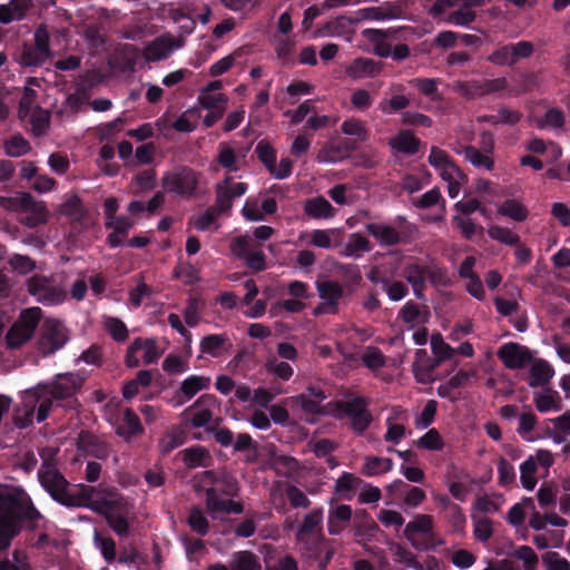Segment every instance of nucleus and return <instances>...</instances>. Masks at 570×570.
<instances>
[{"label":"nucleus","instance_id":"f257e3e1","mask_svg":"<svg viewBox=\"0 0 570 570\" xmlns=\"http://www.w3.org/2000/svg\"><path fill=\"white\" fill-rule=\"evenodd\" d=\"M81 383L80 376L69 373L59 375L51 386H40L24 391L21 404L14 411V425L19 429L31 425L35 411H37V421H45L48 417L52 402L72 395L81 386Z\"/></svg>","mask_w":570,"mask_h":570},{"label":"nucleus","instance_id":"8fccbe9b","mask_svg":"<svg viewBox=\"0 0 570 570\" xmlns=\"http://www.w3.org/2000/svg\"><path fill=\"white\" fill-rule=\"evenodd\" d=\"M473 535L480 542L488 541L493 534V522L487 517L472 515Z\"/></svg>","mask_w":570,"mask_h":570},{"label":"nucleus","instance_id":"6e6d98bb","mask_svg":"<svg viewBox=\"0 0 570 570\" xmlns=\"http://www.w3.org/2000/svg\"><path fill=\"white\" fill-rule=\"evenodd\" d=\"M538 468L533 463L532 459H527L521 465H520V482L522 487L528 490L532 491L537 483V473Z\"/></svg>","mask_w":570,"mask_h":570},{"label":"nucleus","instance_id":"c85d7f7f","mask_svg":"<svg viewBox=\"0 0 570 570\" xmlns=\"http://www.w3.org/2000/svg\"><path fill=\"white\" fill-rule=\"evenodd\" d=\"M366 230L384 246H392L401 240L400 233L394 227L386 224L372 223L366 225Z\"/></svg>","mask_w":570,"mask_h":570},{"label":"nucleus","instance_id":"2f4dec72","mask_svg":"<svg viewBox=\"0 0 570 570\" xmlns=\"http://www.w3.org/2000/svg\"><path fill=\"white\" fill-rule=\"evenodd\" d=\"M391 90L395 92V95L390 99H383L379 104V108L383 114L399 111L409 107L410 105V99L402 94L404 90L402 85L393 83L391 86Z\"/></svg>","mask_w":570,"mask_h":570},{"label":"nucleus","instance_id":"3c124183","mask_svg":"<svg viewBox=\"0 0 570 570\" xmlns=\"http://www.w3.org/2000/svg\"><path fill=\"white\" fill-rule=\"evenodd\" d=\"M453 90L465 98H476L483 96L481 80H459L453 83Z\"/></svg>","mask_w":570,"mask_h":570},{"label":"nucleus","instance_id":"5701e85b","mask_svg":"<svg viewBox=\"0 0 570 570\" xmlns=\"http://www.w3.org/2000/svg\"><path fill=\"white\" fill-rule=\"evenodd\" d=\"M490 145L485 147L483 151H480L478 148L473 146H461L454 147L453 150L460 155H463L465 160H468L472 166L476 168H484L491 171L494 167V161L490 157L492 151V139L489 137Z\"/></svg>","mask_w":570,"mask_h":570},{"label":"nucleus","instance_id":"6e6552de","mask_svg":"<svg viewBox=\"0 0 570 570\" xmlns=\"http://www.w3.org/2000/svg\"><path fill=\"white\" fill-rule=\"evenodd\" d=\"M40 317L41 311L38 307L22 312L6 336L8 346L11 348L19 347L30 340Z\"/></svg>","mask_w":570,"mask_h":570},{"label":"nucleus","instance_id":"b1692460","mask_svg":"<svg viewBox=\"0 0 570 570\" xmlns=\"http://www.w3.org/2000/svg\"><path fill=\"white\" fill-rule=\"evenodd\" d=\"M382 71V63L368 58H356L345 69L352 80H360L377 76Z\"/></svg>","mask_w":570,"mask_h":570},{"label":"nucleus","instance_id":"f03ea898","mask_svg":"<svg viewBox=\"0 0 570 570\" xmlns=\"http://www.w3.org/2000/svg\"><path fill=\"white\" fill-rule=\"evenodd\" d=\"M39 518L40 513L31 505L26 493L17 490L0 492V552L20 532L21 519L35 522Z\"/></svg>","mask_w":570,"mask_h":570},{"label":"nucleus","instance_id":"09e8293b","mask_svg":"<svg viewBox=\"0 0 570 570\" xmlns=\"http://www.w3.org/2000/svg\"><path fill=\"white\" fill-rule=\"evenodd\" d=\"M183 461L188 468L206 465L209 453L202 446H193L181 452Z\"/></svg>","mask_w":570,"mask_h":570},{"label":"nucleus","instance_id":"69168bd1","mask_svg":"<svg viewBox=\"0 0 570 570\" xmlns=\"http://www.w3.org/2000/svg\"><path fill=\"white\" fill-rule=\"evenodd\" d=\"M266 370L281 380L287 381L292 377L294 370L286 363L278 361L276 357H271L265 364Z\"/></svg>","mask_w":570,"mask_h":570},{"label":"nucleus","instance_id":"680f3d73","mask_svg":"<svg viewBox=\"0 0 570 570\" xmlns=\"http://www.w3.org/2000/svg\"><path fill=\"white\" fill-rule=\"evenodd\" d=\"M212 487L219 488V494L227 498H234L238 494L239 488L235 478L227 473H222Z\"/></svg>","mask_w":570,"mask_h":570},{"label":"nucleus","instance_id":"4d7b16f0","mask_svg":"<svg viewBox=\"0 0 570 570\" xmlns=\"http://www.w3.org/2000/svg\"><path fill=\"white\" fill-rule=\"evenodd\" d=\"M512 556L522 562L524 570H535L539 564V558L534 550L529 546H520L512 552Z\"/></svg>","mask_w":570,"mask_h":570},{"label":"nucleus","instance_id":"a878e982","mask_svg":"<svg viewBox=\"0 0 570 570\" xmlns=\"http://www.w3.org/2000/svg\"><path fill=\"white\" fill-rule=\"evenodd\" d=\"M352 519V509L347 504L332 507L328 511L327 527L330 534H340Z\"/></svg>","mask_w":570,"mask_h":570},{"label":"nucleus","instance_id":"4be33fe9","mask_svg":"<svg viewBox=\"0 0 570 570\" xmlns=\"http://www.w3.org/2000/svg\"><path fill=\"white\" fill-rule=\"evenodd\" d=\"M440 363L429 355L425 350H417L413 362V373L419 383L428 384L434 381V371Z\"/></svg>","mask_w":570,"mask_h":570},{"label":"nucleus","instance_id":"c756f323","mask_svg":"<svg viewBox=\"0 0 570 570\" xmlns=\"http://www.w3.org/2000/svg\"><path fill=\"white\" fill-rule=\"evenodd\" d=\"M389 146L396 153L415 154L420 148V140L410 131L402 130L389 140Z\"/></svg>","mask_w":570,"mask_h":570},{"label":"nucleus","instance_id":"864d4df0","mask_svg":"<svg viewBox=\"0 0 570 570\" xmlns=\"http://www.w3.org/2000/svg\"><path fill=\"white\" fill-rule=\"evenodd\" d=\"M209 383V377L191 375L181 382L180 390L187 397H193L199 391L207 389Z\"/></svg>","mask_w":570,"mask_h":570},{"label":"nucleus","instance_id":"f3484780","mask_svg":"<svg viewBox=\"0 0 570 570\" xmlns=\"http://www.w3.org/2000/svg\"><path fill=\"white\" fill-rule=\"evenodd\" d=\"M498 356L510 370L523 368L532 360L531 351L518 343H505L498 350Z\"/></svg>","mask_w":570,"mask_h":570},{"label":"nucleus","instance_id":"412c9836","mask_svg":"<svg viewBox=\"0 0 570 570\" xmlns=\"http://www.w3.org/2000/svg\"><path fill=\"white\" fill-rule=\"evenodd\" d=\"M402 17V9L396 4H382L379 7H367L360 9L353 17L355 23H360L365 20L371 21H386L394 20Z\"/></svg>","mask_w":570,"mask_h":570},{"label":"nucleus","instance_id":"dca6fc26","mask_svg":"<svg viewBox=\"0 0 570 570\" xmlns=\"http://www.w3.org/2000/svg\"><path fill=\"white\" fill-rule=\"evenodd\" d=\"M218 487H210L206 490V508L213 519H219L225 514H239L244 511L240 502L232 499H223Z\"/></svg>","mask_w":570,"mask_h":570},{"label":"nucleus","instance_id":"39448f33","mask_svg":"<svg viewBox=\"0 0 570 570\" xmlns=\"http://www.w3.org/2000/svg\"><path fill=\"white\" fill-rule=\"evenodd\" d=\"M328 412L340 419L350 417L353 430L358 433L365 431L372 421L371 414L366 411V403L362 397L328 403Z\"/></svg>","mask_w":570,"mask_h":570},{"label":"nucleus","instance_id":"bb28decb","mask_svg":"<svg viewBox=\"0 0 570 570\" xmlns=\"http://www.w3.org/2000/svg\"><path fill=\"white\" fill-rule=\"evenodd\" d=\"M528 365H530L529 385L532 387L547 384L554 375L553 367L542 358H532Z\"/></svg>","mask_w":570,"mask_h":570},{"label":"nucleus","instance_id":"052dcab7","mask_svg":"<svg viewBox=\"0 0 570 570\" xmlns=\"http://www.w3.org/2000/svg\"><path fill=\"white\" fill-rule=\"evenodd\" d=\"M22 120L31 125L36 135H41L49 126L50 115L47 110L39 107L31 111L27 119Z\"/></svg>","mask_w":570,"mask_h":570},{"label":"nucleus","instance_id":"4468645a","mask_svg":"<svg viewBox=\"0 0 570 570\" xmlns=\"http://www.w3.org/2000/svg\"><path fill=\"white\" fill-rule=\"evenodd\" d=\"M184 46V36L174 37L163 35L144 48V57L147 61H159L168 58L175 50Z\"/></svg>","mask_w":570,"mask_h":570},{"label":"nucleus","instance_id":"a19ab883","mask_svg":"<svg viewBox=\"0 0 570 570\" xmlns=\"http://www.w3.org/2000/svg\"><path fill=\"white\" fill-rule=\"evenodd\" d=\"M393 469V461L389 458L367 456L365 458L362 473L367 476H375Z\"/></svg>","mask_w":570,"mask_h":570},{"label":"nucleus","instance_id":"f8f14e48","mask_svg":"<svg viewBox=\"0 0 570 570\" xmlns=\"http://www.w3.org/2000/svg\"><path fill=\"white\" fill-rule=\"evenodd\" d=\"M198 184L197 175L189 168H178L163 178V187L168 193L190 196Z\"/></svg>","mask_w":570,"mask_h":570},{"label":"nucleus","instance_id":"a18cd8bd","mask_svg":"<svg viewBox=\"0 0 570 570\" xmlns=\"http://www.w3.org/2000/svg\"><path fill=\"white\" fill-rule=\"evenodd\" d=\"M488 235L491 239L508 246L518 245L520 242V237L517 233L500 225H490L488 228Z\"/></svg>","mask_w":570,"mask_h":570},{"label":"nucleus","instance_id":"bf43d9fd","mask_svg":"<svg viewBox=\"0 0 570 570\" xmlns=\"http://www.w3.org/2000/svg\"><path fill=\"white\" fill-rule=\"evenodd\" d=\"M400 316L403 322L415 325L428 322L429 314L420 311L417 305L413 303H406L400 312Z\"/></svg>","mask_w":570,"mask_h":570},{"label":"nucleus","instance_id":"20e7f679","mask_svg":"<svg viewBox=\"0 0 570 570\" xmlns=\"http://www.w3.org/2000/svg\"><path fill=\"white\" fill-rule=\"evenodd\" d=\"M0 205L24 214L22 223L28 227L45 224L48 219L46 204L36 200L29 193H18L13 198L0 197Z\"/></svg>","mask_w":570,"mask_h":570},{"label":"nucleus","instance_id":"774afa93","mask_svg":"<svg viewBox=\"0 0 570 570\" xmlns=\"http://www.w3.org/2000/svg\"><path fill=\"white\" fill-rule=\"evenodd\" d=\"M542 562L547 570H570V562L558 552H546L542 556Z\"/></svg>","mask_w":570,"mask_h":570},{"label":"nucleus","instance_id":"603ef678","mask_svg":"<svg viewBox=\"0 0 570 570\" xmlns=\"http://www.w3.org/2000/svg\"><path fill=\"white\" fill-rule=\"evenodd\" d=\"M534 403L540 412L559 411L560 402L558 394L552 391H542L534 395Z\"/></svg>","mask_w":570,"mask_h":570},{"label":"nucleus","instance_id":"cd10ccee","mask_svg":"<svg viewBox=\"0 0 570 570\" xmlns=\"http://www.w3.org/2000/svg\"><path fill=\"white\" fill-rule=\"evenodd\" d=\"M428 163L438 173L439 177L459 167L449 153L438 146L430 148Z\"/></svg>","mask_w":570,"mask_h":570},{"label":"nucleus","instance_id":"1a4fd4ad","mask_svg":"<svg viewBox=\"0 0 570 570\" xmlns=\"http://www.w3.org/2000/svg\"><path fill=\"white\" fill-rule=\"evenodd\" d=\"M28 292L37 298L38 302L46 305L62 303L67 293L62 286L53 279L43 276H32L28 279Z\"/></svg>","mask_w":570,"mask_h":570},{"label":"nucleus","instance_id":"0eeeda50","mask_svg":"<svg viewBox=\"0 0 570 570\" xmlns=\"http://www.w3.org/2000/svg\"><path fill=\"white\" fill-rule=\"evenodd\" d=\"M218 409L217 400L213 395L200 396L193 405L185 410L184 416L193 428H204L213 423L219 424L220 420L216 417Z\"/></svg>","mask_w":570,"mask_h":570},{"label":"nucleus","instance_id":"7ed1b4c3","mask_svg":"<svg viewBox=\"0 0 570 570\" xmlns=\"http://www.w3.org/2000/svg\"><path fill=\"white\" fill-rule=\"evenodd\" d=\"M79 492L81 493L80 505L89 507L105 514L108 524L117 534H127L129 507L121 497L114 491L99 490L94 487H81Z\"/></svg>","mask_w":570,"mask_h":570},{"label":"nucleus","instance_id":"5fc2aeb1","mask_svg":"<svg viewBox=\"0 0 570 570\" xmlns=\"http://www.w3.org/2000/svg\"><path fill=\"white\" fill-rule=\"evenodd\" d=\"M431 348H432L434 358L440 364L445 360H450L455 352L446 342H444L443 337L440 334L432 335Z\"/></svg>","mask_w":570,"mask_h":570},{"label":"nucleus","instance_id":"ddd939ff","mask_svg":"<svg viewBox=\"0 0 570 570\" xmlns=\"http://www.w3.org/2000/svg\"><path fill=\"white\" fill-rule=\"evenodd\" d=\"M35 46L26 47L20 55L19 62L26 67L39 66L50 58L49 35L45 28L35 33Z\"/></svg>","mask_w":570,"mask_h":570},{"label":"nucleus","instance_id":"6ab92c4d","mask_svg":"<svg viewBox=\"0 0 570 570\" xmlns=\"http://www.w3.org/2000/svg\"><path fill=\"white\" fill-rule=\"evenodd\" d=\"M355 24L352 18L345 16L336 17L325 22L315 32L316 37H330V38H343L346 41H352L354 36V29L352 26Z\"/></svg>","mask_w":570,"mask_h":570},{"label":"nucleus","instance_id":"9b49d317","mask_svg":"<svg viewBox=\"0 0 570 570\" xmlns=\"http://www.w3.org/2000/svg\"><path fill=\"white\" fill-rule=\"evenodd\" d=\"M325 400V393L315 386H308L306 393L289 399L292 403L301 407L305 420L308 422H314L318 416L325 413L322 405ZM326 412L330 413L328 409Z\"/></svg>","mask_w":570,"mask_h":570},{"label":"nucleus","instance_id":"e2e57ef3","mask_svg":"<svg viewBox=\"0 0 570 570\" xmlns=\"http://www.w3.org/2000/svg\"><path fill=\"white\" fill-rule=\"evenodd\" d=\"M104 326L116 341H125L128 337L127 326L121 320L117 317L105 316Z\"/></svg>","mask_w":570,"mask_h":570},{"label":"nucleus","instance_id":"e433bc0d","mask_svg":"<svg viewBox=\"0 0 570 570\" xmlns=\"http://www.w3.org/2000/svg\"><path fill=\"white\" fill-rule=\"evenodd\" d=\"M59 213L72 222H80L86 215V209L77 195H67L59 207Z\"/></svg>","mask_w":570,"mask_h":570},{"label":"nucleus","instance_id":"79ce46f5","mask_svg":"<svg viewBox=\"0 0 570 570\" xmlns=\"http://www.w3.org/2000/svg\"><path fill=\"white\" fill-rule=\"evenodd\" d=\"M371 250V244L366 237L358 233H354L344 244L342 254L344 256H360L362 253Z\"/></svg>","mask_w":570,"mask_h":570},{"label":"nucleus","instance_id":"58836bf2","mask_svg":"<svg viewBox=\"0 0 570 570\" xmlns=\"http://www.w3.org/2000/svg\"><path fill=\"white\" fill-rule=\"evenodd\" d=\"M323 521V510L315 509L307 513L297 531V539L306 541L307 538L316 532Z\"/></svg>","mask_w":570,"mask_h":570},{"label":"nucleus","instance_id":"393cba45","mask_svg":"<svg viewBox=\"0 0 570 570\" xmlns=\"http://www.w3.org/2000/svg\"><path fill=\"white\" fill-rule=\"evenodd\" d=\"M433 529V518L429 514H419L414 520L410 521L404 529V537L412 546L420 548V538L428 535Z\"/></svg>","mask_w":570,"mask_h":570},{"label":"nucleus","instance_id":"72a5a7b5","mask_svg":"<svg viewBox=\"0 0 570 570\" xmlns=\"http://www.w3.org/2000/svg\"><path fill=\"white\" fill-rule=\"evenodd\" d=\"M304 212L314 219L330 218L334 215L333 206L323 197L307 199L304 204Z\"/></svg>","mask_w":570,"mask_h":570},{"label":"nucleus","instance_id":"473e14b6","mask_svg":"<svg viewBox=\"0 0 570 570\" xmlns=\"http://www.w3.org/2000/svg\"><path fill=\"white\" fill-rule=\"evenodd\" d=\"M29 8L30 0H11L8 4L0 6V22L20 20Z\"/></svg>","mask_w":570,"mask_h":570},{"label":"nucleus","instance_id":"de8ad7c7","mask_svg":"<svg viewBox=\"0 0 570 570\" xmlns=\"http://www.w3.org/2000/svg\"><path fill=\"white\" fill-rule=\"evenodd\" d=\"M527 509L534 510L532 498H523L520 502L515 503L508 512V522L513 527L521 525L525 519Z\"/></svg>","mask_w":570,"mask_h":570},{"label":"nucleus","instance_id":"2eb2a0df","mask_svg":"<svg viewBox=\"0 0 570 570\" xmlns=\"http://www.w3.org/2000/svg\"><path fill=\"white\" fill-rule=\"evenodd\" d=\"M138 352H141V357L146 364L157 362L161 355L156 340L135 338L129 345L126 354V364L128 367H137L139 365L140 360L137 355Z\"/></svg>","mask_w":570,"mask_h":570},{"label":"nucleus","instance_id":"13d9d810","mask_svg":"<svg viewBox=\"0 0 570 570\" xmlns=\"http://www.w3.org/2000/svg\"><path fill=\"white\" fill-rule=\"evenodd\" d=\"M232 570H261V566L252 552L240 551L233 556Z\"/></svg>","mask_w":570,"mask_h":570},{"label":"nucleus","instance_id":"49530a36","mask_svg":"<svg viewBox=\"0 0 570 570\" xmlns=\"http://www.w3.org/2000/svg\"><path fill=\"white\" fill-rule=\"evenodd\" d=\"M342 132L346 136L355 137L358 141H366L370 134L365 124L357 118H348L341 126Z\"/></svg>","mask_w":570,"mask_h":570},{"label":"nucleus","instance_id":"423d86ee","mask_svg":"<svg viewBox=\"0 0 570 570\" xmlns=\"http://www.w3.org/2000/svg\"><path fill=\"white\" fill-rule=\"evenodd\" d=\"M55 455V450L52 448H47L41 451V458L43 459V464L39 470V481L42 487L51 493L53 498L62 501V495L67 490V481L63 475L58 471V469L51 462H48V459H51Z\"/></svg>","mask_w":570,"mask_h":570},{"label":"nucleus","instance_id":"aec40b11","mask_svg":"<svg viewBox=\"0 0 570 570\" xmlns=\"http://www.w3.org/2000/svg\"><path fill=\"white\" fill-rule=\"evenodd\" d=\"M223 87L220 80H214L203 88L198 95L197 101L205 109L219 111V115L226 109L228 98L226 95L218 92Z\"/></svg>","mask_w":570,"mask_h":570},{"label":"nucleus","instance_id":"a211bd4d","mask_svg":"<svg viewBox=\"0 0 570 570\" xmlns=\"http://www.w3.org/2000/svg\"><path fill=\"white\" fill-rule=\"evenodd\" d=\"M68 337L67 328L61 322L48 321L45 325L43 334L40 341L43 353H55L66 344Z\"/></svg>","mask_w":570,"mask_h":570},{"label":"nucleus","instance_id":"0e129e2a","mask_svg":"<svg viewBox=\"0 0 570 570\" xmlns=\"http://www.w3.org/2000/svg\"><path fill=\"white\" fill-rule=\"evenodd\" d=\"M415 445L430 451H440L444 443L440 433L435 429H431L415 441Z\"/></svg>","mask_w":570,"mask_h":570},{"label":"nucleus","instance_id":"c9c22d12","mask_svg":"<svg viewBox=\"0 0 570 570\" xmlns=\"http://www.w3.org/2000/svg\"><path fill=\"white\" fill-rule=\"evenodd\" d=\"M500 216L508 217L514 222H524L528 218V209L517 199H507L497 206Z\"/></svg>","mask_w":570,"mask_h":570},{"label":"nucleus","instance_id":"37998d69","mask_svg":"<svg viewBox=\"0 0 570 570\" xmlns=\"http://www.w3.org/2000/svg\"><path fill=\"white\" fill-rule=\"evenodd\" d=\"M219 202L223 197H226V204H222L225 209L229 208V199L233 197H240L247 190V186L244 183H232L229 178H226L222 184L218 185Z\"/></svg>","mask_w":570,"mask_h":570},{"label":"nucleus","instance_id":"ea45409f","mask_svg":"<svg viewBox=\"0 0 570 570\" xmlns=\"http://www.w3.org/2000/svg\"><path fill=\"white\" fill-rule=\"evenodd\" d=\"M217 161L228 171H237L244 161V154L236 153L227 145H222L217 156Z\"/></svg>","mask_w":570,"mask_h":570},{"label":"nucleus","instance_id":"f704fd0d","mask_svg":"<svg viewBox=\"0 0 570 570\" xmlns=\"http://www.w3.org/2000/svg\"><path fill=\"white\" fill-rule=\"evenodd\" d=\"M120 436L129 441L131 438L142 434L144 429L139 417L129 409L124 412V419L117 429Z\"/></svg>","mask_w":570,"mask_h":570},{"label":"nucleus","instance_id":"9d476101","mask_svg":"<svg viewBox=\"0 0 570 570\" xmlns=\"http://www.w3.org/2000/svg\"><path fill=\"white\" fill-rule=\"evenodd\" d=\"M315 285L321 302L314 308V315L335 314L344 297L343 286L327 278L318 279Z\"/></svg>","mask_w":570,"mask_h":570},{"label":"nucleus","instance_id":"338daca9","mask_svg":"<svg viewBox=\"0 0 570 570\" xmlns=\"http://www.w3.org/2000/svg\"><path fill=\"white\" fill-rule=\"evenodd\" d=\"M12 558V561L7 559L0 562V570H31L28 558L23 552L16 550Z\"/></svg>","mask_w":570,"mask_h":570},{"label":"nucleus","instance_id":"4c0bfd02","mask_svg":"<svg viewBox=\"0 0 570 570\" xmlns=\"http://www.w3.org/2000/svg\"><path fill=\"white\" fill-rule=\"evenodd\" d=\"M440 178L446 183L448 195L451 198H456L460 195L462 187L468 184V176L460 167L448 171L440 176Z\"/></svg>","mask_w":570,"mask_h":570},{"label":"nucleus","instance_id":"c03bdc74","mask_svg":"<svg viewBox=\"0 0 570 570\" xmlns=\"http://www.w3.org/2000/svg\"><path fill=\"white\" fill-rule=\"evenodd\" d=\"M458 7L456 10L452 11L444 19L445 22L454 26H468L475 20L476 13L469 7H465L464 1H460Z\"/></svg>","mask_w":570,"mask_h":570},{"label":"nucleus","instance_id":"7c9ffc66","mask_svg":"<svg viewBox=\"0 0 570 570\" xmlns=\"http://www.w3.org/2000/svg\"><path fill=\"white\" fill-rule=\"evenodd\" d=\"M341 229H314L309 233V244L320 248H330L341 243Z\"/></svg>","mask_w":570,"mask_h":570}]
</instances>
